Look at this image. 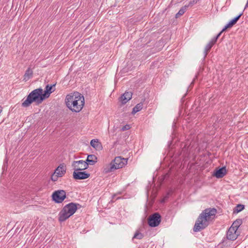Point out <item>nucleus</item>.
Listing matches in <instances>:
<instances>
[{"label": "nucleus", "instance_id": "obj_8", "mask_svg": "<svg viewBox=\"0 0 248 248\" xmlns=\"http://www.w3.org/2000/svg\"><path fill=\"white\" fill-rule=\"evenodd\" d=\"M111 163L116 167V170L122 168L124 167L127 162V159L122 158L121 156H117L111 161Z\"/></svg>", "mask_w": 248, "mask_h": 248}, {"label": "nucleus", "instance_id": "obj_2", "mask_svg": "<svg viewBox=\"0 0 248 248\" xmlns=\"http://www.w3.org/2000/svg\"><path fill=\"white\" fill-rule=\"evenodd\" d=\"M45 99L43 89L39 88L33 90L29 94L26 99L22 103V106L25 108L28 107L34 102L37 104H40Z\"/></svg>", "mask_w": 248, "mask_h": 248}, {"label": "nucleus", "instance_id": "obj_26", "mask_svg": "<svg viewBox=\"0 0 248 248\" xmlns=\"http://www.w3.org/2000/svg\"><path fill=\"white\" fill-rule=\"evenodd\" d=\"M58 177H60L58 176V174L54 173V172L51 175V179L52 181L55 182L58 180Z\"/></svg>", "mask_w": 248, "mask_h": 248}, {"label": "nucleus", "instance_id": "obj_6", "mask_svg": "<svg viewBox=\"0 0 248 248\" xmlns=\"http://www.w3.org/2000/svg\"><path fill=\"white\" fill-rule=\"evenodd\" d=\"M161 217L158 213H155L149 216L148 219L149 225L152 227H155L159 225L161 222Z\"/></svg>", "mask_w": 248, "mask_h": 248}, {"label": "nucleus", "instance_id": "obj_17", "mask_svg": "<svg viewBox=\"0 0 248 248\" xmlns=\"http://www.w3.org/2000/svg\"><path fill=\"white\" fill-rule=\"evenodd\" d=\"M227 170L225 167H222L217 170L214 174V175L217 178L223 177L226 174Z\"/></svg>", "mask_w": 248, "mask_h": 248}, {"label": "nucleus", "instance_id": "obj_15", "mask_svg": "<svg viewBox=\"0 0 248 248\" xmlns=\"http://www.w3.org/2000/svg\"><path fill=\"white\" fill-rule=\"evenodd\" d=\"M243 13L240 14L238 16L234 17L233 19L231 20L224 27V30L226 31L228 28H232L234 25H235L238 20L240 19V17L242 16Z\"/></svg>", "mask_w": 248, "mask_h": 248}, {"label": "nucleus", "instance_id": "obj_18", "mask_svg": "<svg viewBox=\"0 0 248 248\" xmlns=\"http://www.w3.org/2000/svg\"><path fill=\"white\" fill-rule=\"evenodd\" d=\"M216 44V42H214L213 40H211L208 44L206 45L204 48V57H206L208 53L210 51L212 47Z\"/></svg>", "mask_w": 248, "mask_h": 248}, {"label": "nucleus", "instance_id": "obj_19", "mask_svg": "<svg viewBox=\"0 0 248 248\" xmlns=\"http://www.w3.org/2000/svg\"><path fill=\"white\" fill-rule=\"evenodd\" d=\"M91 145L96 149V150H99L102 148L101 143L98 141L97 139H93L91 141Z\"/></svg>", "mask_w": 248, "mask_h": 248}, {"label": "nucleus", "instance_id": "obj_20", "mask_svg": "<svg viewBox=\"0 0 248 248\" xmlns=\"http://www.w3.org/2000/svg\"><path fill=\"white\" fill-rule=\"evenodd\" d=\"M32 70L30 68H28V69L26 71L25 73L24 74V80L25 81H27L32 77Z\"/></svg>", "mask_w": 248, "mask_h": 248}, {"label": "nucleus", "instance_id": "obj_31", "mask_svg": "<svg viewBox=\"0 0 248 248\" xmlns=\"http://www.w3.org/2000/svg\"><path fill=\"white\" fill-rule=\"evenodd\" d=\"M168 195H169V193L168 194ZM168 196H167L165 197V199H167V198H168Z\"/></svg>", "mask_w": 248, "mask_h": 248}, {"label": "nucleus", "instance_id": "obj_1", "mask_svg": "<svg viewBox=\"0 0 248 248\" xmlns=\"http://www.w3.org/2000/svg\"><path fill=\"white\" fill-rule=\"evenodd\" d=\"M65 102L67 107L72 112H79L84 105V97L76 92L67 95Z\"/></svg>", "mask_w": 248, "mask_h": 248}, {"label": "nucleus", "instance_id": "obj_28", "mask_svg": "<svg viewBox=\"0 0 248 248\" xmlns=\"http://www.w3.org/2000/svg\"><path fill=\"white\" fill-rule=\"evenodd\" d=\"M130 128V125L128 124H126L125 125H124L122 128V130L123 131L128 130Z\"/></svg>", "mask_w": 248, "mask_h": 248}, {"label": "nucleus", "instance_id": "obj_27", "mask_svg": "<svg viewBox=\"0 0 248 248\" xmlns=\"http://www.w3.org/2000/svg\"><path fill=\"white\" fill-rule=\"evenodd\" d=\"M223 30H224V28L222 30V31L219 33H218L217 34V35L216 36L214 37L212 40H213L214 42L216 43L217 41V39L219 37V36L221 35L222 33L225 31H223Z\"/></svg>", "mask_w": 248, "mask_h": 248}, {"label": "nucleus", "instance_id": "obj_5", "mask_svg": "<svg viewBox=\"0 0 248 248\" xmlns=\"http://www.w3.org/2000/svg\"><path fill=\"white\" fill-rule=\"evenodd\" d=\"M208 225L209 221L200 214L193 227V231L194 232H200L207 227Z\"/></svg>", "mask_w": 248, "mask_h": 248}, {"label": "nucleus", "instance_id": "obj_22", "mask_svg": "<svg viewBox=\"0 0 248 248\" xmlns=\"http://www.w3.org/2000/svg\"><path fill=\"white\" fill-rule=\"evenodd\" d=\"M143 108V103L140 102L138 104H137L133 108L132 113L134 114L136 113L139 112L140 110L142 109Z\"/></svg>", "mask_w": 248, "mask_h": 248}, {"label": "nucleus", "instance_id": "obj_3", "mask_svg": "<svg viewBox=\"0 0 248 248\" xmlns=\"http://www.w3.org/2000/svg\"><path fill=\"white\" fill-rule=\"evenodd\" d=\"M78 206L79 204L74 202L65 205L59 214V221L63 222L70 217L77 210Z\"/></svg>", "mask_w": 248, "mask_h": 248}, {"label": "nucleus", "instance_id": "obj_25", "mask_svg": "<svg viewBox=\"0 0 248 248\" xmlns=\"http://www.w3.org/2000/svg\"><path fill=\"white\" fill-rule=\"evenodd\" d=\"M244 205L241 204H238L236 205L233 210V213H238L244 209Z\"/></svg>", "mask_w": 248, "mask_h": 248}, {"label": "nucleus", "instance_id": "obj_21", "mask_svg": "<svg viewBox=\"0 0 248 248\" xmlns=\"http://www.w3.org/2000/svg\"><path fill=\"white\" fill-rule=\"evenodd\" d=\"M189 5H185L183 6L179 11V12L175 15V18H177L182 16L186 11Z\"/></svg>", "mask_w": 248, "mask_h": 248}, {"label": "nucleus", "instance_id": "obj_12", "mask_svg": "<svg viewBox=\"0 0 248 248\" xmlns=\"http://www.w3.org/2000/svg\"><path fill=\"white\" fill-rule=\"evenodd\" d=\"M56 84L50 85L47 84L45 87V90L43 94L46 98H48L50 94L55 90V86Z\"/></svg>", "mask_w": 248, "mask_h": 248}, {"label": "nucleus", "instance_id": "obj_7", "mask_svg": "<svg viewBox=\"0 0 248 248\" xmlns=\"http://www.w3.org/2000/svg\"><path fill=\"white\" fill-rule=\"evenodd\" d=\"M52 199L56 203H62L66 198V192L63 190L55 191L52 194Z\"/></svg>", "mask_w": 248, "mask_h": 248}, {"label": "nucleus", "instance_id": "obj_9", "mask_svg": "<svg viewBox=\"0 0 248 248\" xmlns=\"http://www.w3.org/2000/svg\"><path fill=\"white\" fill-rule=\"evenodd\" d=\"M216 213L217 210L213 208H207L203 210L200 214L209 221L212 217H214L216 215Z\"/></svg>", "mask_w": 248, "mask_h": 248}, {"label": "nucleus", "instance_id": "obj_11", "mask_svg": "<svg viewBox=\"0 0 248 248\" xmlns=\"http://www.w3.org/2000/svg\"><path fill=\"white\" fill-rule=\"evenodd\" d=\"M238 235L237 230L234 229L233 227H230L227 232L226 237L228 240L233 241L237 238Z\"/></svg>", "mask_w": 248, "mask_h": 248}, {"label": "nucleus", "instance_id": "obj_24", "mask_svg": "<svg viewBox=\"0 0 248 248\" xmlns=\"http://www.w3.org/2000/svg\"><path fill=\"white\" fill-rule=\"evenodd\" d=\"M144 237L143 234L140 232L139 231H136L135 233L134 234L133 237H132V240L133 241L134 239H137L140 240L142 239Z\"/></svg>", "mask_w": 248, "mask_h": 248}, {"label": "nucleus", "instance_id": "obj_10", "mask_svg": "<svg viewBox=\"0 0 248 248\" xmlns=\"http://www.w3.org/2000/svg\"><path fill=\"white\" fill-rule=\"evenodd\" d=\"M74 168V171L73 172V178L76 180H82L89 178L90 176L89 173L85 171H79L80 170H76Z\"/></svg>", "mask_w": 248, "mask_h": 248}, {"label": "nucleus", "instance_id": "obj_14", "mask_svg": "<svg viewBox=\"0 0 248 248\" xmlns=\"http://www.w3.org/2000/svg\"><path fill=\"white\" fill-rule=\"evenodd\" d=\"M66 166L64 164H62L56 169L54 173L57 174L60 177H62L66 173Z\"/></svg>", "mask_w": 248, "mask_h": 248}, {"label": "nucleus", "instance_id": "obj_4", "mask_svg": "<svg viewBox=\"0 0 248 248\" xmlns=\"http://www.w3.org/2000/svg\"><path fill=\"white\" fill-rule=\"evenodd\" d=\"M97 161V158L94 155H88L86 161H74L72 166L76 168V170H85L89 167V165H93Z\"/></svg>", "mask_w": 248, "mask_h": 248}, {"label": "nucleus", "instance_id": "obj_30", "mask_svg": "<svg viewBox=\"0 0 248 248\" xmlns=\"http://www.w3.org/2000/svg\"><path fill=\"white\" fill-rule=\"evenodd\" d=\"M2 110V107L0 106V112H1Z\"/></svg>", "mask_w": 248, "mask_h": 248}, {"label": "nucleus", "instance_id": "obj_32", "mask_svg": "<svg viewBox=\"0 0 248 248\" xmlns=\"http://www.w3.org/2000/svg\"><path fill=\"white\" fill-rule=\"evenodd\" d=\"M81 165H81V164H80L78 165V166H79V167H80Z\"/></svg>", "mask_w": 248, "mask_h": 248}, {"label": "nucleus", "instance_id": "obj_29", "mask_svg": "<svg viewBox=\"0 0 248 248\" xmlns=\"http://www.w3.org/2000/svg\"><path fill=\"white\" fill-rule=\"evenodd\" d=\"M248 7V0H247V3L245 5V9H246L247 7Z\"/></svg>", "mask_w": 248, "mask_h": 248}, {"label": "nucleus", "instance_id": "obj_16", "mask_svg": "<svg viewBox=\"0 0 248 248\" xmlns=\"http://www.w3.org/2000/svg\"><path fill=\"white\" fill-rule=\"evenodd\" d=\"M115 170H116V167H114V165H112L111 162L109 164L105 165L103 168V172L105 174L113 172Z\"/></svg>", "mask_w": 248, "mask_h": 248}, {"label": "nucleus", "instance_id": "obj_13", "mask_svg": "<svg viewBox=\"0 0 248 248\" xmlns=\"http://www.w3.org/2000/svg\"><path fill=\"white\" fill-rule=\"evenodd\" d=\"M132 93L130 92H125L121 95L120 98V101L123 104H126L132 98Z\"/></svg>", "mask_w": 248, "mask_h": 248}, {"label": "nucleus", "instance_id": "obj_23", "mask_svg": "<svg viewBox=\"0 0 248 248\" xmlns=\"http://www.w3.org/2000/svg\"><path fill=\"white\" fill-rule=\"evenodd\" d=\"M242 223V220L241 219H237L233 222L231 227H233L234 229L237 230L238 228Z\"/></svg>", "mask_w": 248, "mask_h": 248}]
</instances>
